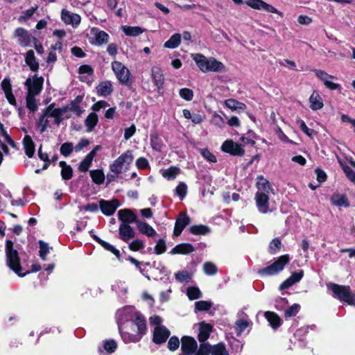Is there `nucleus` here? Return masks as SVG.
<instances>
[{"mask_svg": "<svg viewBox=\"0 0 355 355\" xmlns=\"http://www.w3.org/2000/svg\"><path fill=\"white\" fill-rule=\"evenodd\" d=\"M132 323L137 328V334L143 336L146 334V321L141 314L136 313L135 314V318L132 320Z\"/></svg>", "mask_w": 355, "mask_h": 355, "instance_id": "22", "label": "nucleus"}, {"mask_svg": "<svg viewBox=\"0 0 355 355\" xmlns=\"http://www.w3.org/2000/svg\"><path fill=\"white\" fill-rule=\"evenodd\" d=\"M331 202L337 207L347 208L350 206L347 198L344 194L334 193L331 197Z\"/></svg>", "mask_w": 355, "mask_h": 355, "instance_id": "25", "label": "nucleus"}, {"mask_svg": "<svg viewBox=\"0 0 355 355\" xmlns=\"http://www.w3.org/2000/svg\"><path fill=\"white\" fill-rule=\"evenodd\" d=\"M289 261V254L281 255L270 266L259 269L257 273L261 277L275 275L282 271Z\"/></svg>", "mask_w": 355, "mask_h": 355, "instance_id": "3", "label": "nucleus"}, {"mask_svg": "<svg viewBox=\"0 0 355 355\" xmlns=\"http://www.w3.org/2000/svg\"><path fill=\"white\" fill-rule=\"evenodd\" d=\"M60 173L62 180H69L73 177V168L70 165L65 168L63 167V168L61 169Z\"/></svg>", "mask_w": 355, "mask_h": 355, "instance_id": "63", "label": "nucleus"}, {"mask_svg": "<svg viewBox=\"0 0 355 355\" xmlns=\"http://www.w3.org/2000/svg\"><path fill=\"white\" fill-rule=\"evenodd\" d=\"M283 247L282 241L279 237L274 238L269 243L268 252L270 254H275Z\"/></svg>", "mask_w": 355, "mask_h": 355, "instance_id": "40", "label": "nucleus"}, {"mask_svg": "<svg viewBox=\"0 0 355 355\" xmlns=\"http://www.w3.org/2000/svg\"><path fill=\"white\" fill-rule=\"evenodd\" d=\"M181 42V35L179 33H175L171 36L168 40L164 43V47L168 49H175L178 47Z\"/></svg>", "mask_w": 355, "mask_h": 355, "instance_id": "43", "label": "nucleus"}, {"mask_svg": "<svg viewBox=\"0 0 355 355\" xmlns=\"http://www.w3.org/2000/svg\"><path fill=\"white\" fill-rule=\"evenodd\" d=\"M301 306L299 304H293L284 311L286 318L295 316L300 311Z\"/></svg>", "mask_w": 355, "mask_h": 355, "instance_id": "47", "label": "nucleus"}, {"mask_svg": "<svg viewBox=\"0 0 355 355\" xmlns=\"http://www.w3.org/2000/svg\"><path fill=\"white\" fill-rule=\"evenodd\" d=\"M191 218L187 213H180L176 218L175 226L173 229V236H179L184 229L189 225Z\"/></svg>", "mask_w": 355, "mask_h": 355, "instance_id": "10", "label": "nucleus"}, {"mask_svg": "<svg viewBox=\"0 0 355 355\" xmlns=\"http://www.w3.org/2000/svg\"><path fill=\"white\" fill-rule=\"evenodd\" d=\"M96 93L100 96L107 97L113 92V87L110 81H102L96 87Z\"/></svg>", "mask_w": 355, "mask_h": 355, "instance_id": "23", "label": "nucleus"}, {"mask_svg": "<svg viewBox=\"0 0 355 355\" xmlns=\"http://www.w3.org/2000/svg\"><path fill=\"white\" fill-rule=\"evenodd\" d=\"M170 336L171 331L166 327H155L152 341L156 345H162L166 342Z\"/></svg>", "mask_w": 355, "mask_h": 355, "instance_id": "9", "label": "nucleus"}, {"mask_svg": "<svg viewBox=\"0 0 355 355\" xmlns=\"http://www.w3.org/2000/svg\"><path fill=\"white\" fill-rule=\"evenodd\" d=\"M139 231L148 237H153L156 235V231L147 223L139 220L137 224Z\"/></svg>", "mask_w": 355, "mask_h": 355, "instance_id": "28", "label": "nucleus"}, {"mask_svg": "<svg viewBox=\"0 0 355 355\" xmlns=\"http://www.w3.org/2000/svg\"><path fill=\"white\" fill-rule=\"evenodd\" d=\"M92 160L89 157H85V158L80 162L78 166V171L80 172H87L89 168L92 165Z\"/></svg>", "mask_w": 355, "mask_h": 355, "instance_id": "60", "label": "nucleus"}, {"mask_svg": "<svg viewBox=\"0 0 355 355\" xmlns=\"http://www.w3.org/2000/svg\"><path fill=\"white\" fill-rule=\"evenodd\" d=\"M180 96L187 101H190L193 98V92L189 88H182L179 91Z\"/></svg>", "mask_w": 355, "mask_h": 355, "instance_id": "59", "label": "nucleus"}, {"mask_svg": "<svg viewBox=\"0 0 355 355\" xmlns=\"http://www.w3.org/2000/svg\"><path fill=\"white\" fill-rule=\"evenodd\" d=\"M175 193L180 200L184 199L187 193V185L184 182H180L175 188Z\"/></svg>", "mask_w": 355, "mask_h": 355, "instance_id": "53", "label": "nucleus"}, {"mask_svg": "<svg viewBox=\"0 0 355 355\" xmlns=\"http://www.w3.org/2000/svg\"><path fill=\"white\" fill-rule=\"evenodd\" d=\"M119 206V201L117 199L112 200H105L101 199L99 200V207L102 213L105 216L113 215Z\"/></svg>", "mask_w": 355, "mask_h": 355, "instance_id": "13", "label": "nucleus"}, {"mask_svg": "<svg viewBox=\"0 0 355 355\" xmlns=\"http://www.w3.org/2000/svg\"><path fill=\"white\" fill-rule=\"evenodd\" d=\"M83 100V96L78 95L69 104V107H70V111L75 113L78 116H80L83 112V110H82V108L80 106V104L82 103Z\"/></svg>", "mask_w": 355, "mask_h": 355, "instance_id": "32", "label": "nucleus"}, {"mask_svg": "<svg viewBox=\"0 0 355 355\" xmlns=\"http://www.w3.org/2000/svg\"><path fill=\"white\" fill-rule=\"evenodd\" d=\"M187 295L190 300H194L200 298L202 293L198 287L189 286L187 289Z\"/></svg>", "mask_w": 355, "mask_h": 355, "instance_id": "46", "label": "nucleus"}, {"mask_svg": "<svg viewBox=\"0 0 355 355\" xmlns=\"http://www.w3.org/2000/svg\"><path fill=\"white\" fill-rule=\"evenodd\" d=\"M211 349V344L208 342L200 343L198 349L193 354L194 355H209Z\"/></svg>", "mask_w": 355, "mask_h": 355, "instance_id": "48", "label": "nucleus"}, {"mask_svg": "<svg viewBox=\"0 0 355 355\" xmlns=\"http://www.w3.org/2000/svg\"><path fill=\"white\" fill-rule=\"evenodd\" d=\"M327 289L332 292V297L348 305H355V293L349 286L340 285L330 282L327 285Z\"/></svg>", "mask_w": 355, "mask_h": 355, "instance_id": "2", "label": "nucleus"}, {"mask_svg": "<svg viewBox=\"0 0 355 355\" xmlns=\"http://www.w3.org/2000/svg\"><path fill=\"white\" fill-rule=\"evenodd\" d=\"M112 69L115 73L119 82L130 88L132 81L130 79L131 75L129 69L119 61L112 62Z\"/></svg>", "mask_w": 355, "mask_h": 355, "instance_id": "5", "label": "nucleus"}, {"mask_svg": "<svg viewBox=\"0 0 355 355\" xmlns=\"http://www.w3.org/2000/svg\"><path fill=\"white\" fill-rule=\"evenodd\" d=\"M103 348L108 354H112L116 351L117 344L114 340H107L103 343Z\"/></svg>", "mask_w": 355, "mask_h": 355, "instance_id": "55", "label": "nucleus"}, {"mask_svg": "<svg viewBox=\"0 0 355 355\" xmlns=\"http://www.w3.org/2000/svg\"><path fill=\"white\" fill-rule=\"evenodd\" d=\"M225 105L232 111L241 112L244 111L246 109V105L245 103L234 98H229L225 100Z\"/></svg>", "mask_w": 355, "mask_h": 355, "instance_id": "29", "label": "nucleus"}, {"mask_svg": "<svg viewBox=\"0 0 355 355\" xmlns=\"http://www.w3.org/2000/svg\"><path fill=\"white\" fill-rule=\"evenodd\" d=\"M211 306V302L200 300L195 303V309L198 311H206L209 310Z\"/></svg>", "mask_w": 355, "mask_h": 355, "instance_id": "52", "label": "nucleus"}, {"mask_svg": "<svg viewBox=\"0 0 355 355\" xmlns=\"http://www.w3.org/2000/svg\"><path fill=\"white\" fill-rule=\"evenodd\" d=\"M310 107L313 110H318L323 107V102L320 96L315 92L309 97Z\"/></svg>", "mask_w": 355, "mask_h": 355, "instance_id": "34", "label": "nucleus"}, {"mask_svg": "<svg viewBox=\"0 0 355 355\" xmlns=\"http://www.w3.org/2000/svg\"><path fill=\"white\" fill-rule=\"evenodd\" d=\"M61 19L67 24H79L80 21V17L78 15H73L65 9L61 12Z\"/></svg>", "mask_w": 355, "mask_h": 355, "instance_id": "27", "label": "nucleus"}, {"mask_svg": "<svg viewBox=\"0 0 355 355\" xmlns=\"http://www.w3.org/2000/svg\"><path fill=\"white\" fill-rule=\"evenodd\" d=\"M193 58L200 71L204 73L207 72L209 59L208 60L201 53L194 55Z\"/></svg>", "mask_w": 355, "mask_h": 355, "instance_id": "30", "label": "nucleus"}, {"mask_svg": "<svg viewBox=\"0 0 355 355\" xmlns=\"http://www.w3.org/2000/svg\"><path fill=\"white\" fill-rule=\"evenodd\" d=\"M220 148L223 152L232 156H243L245 154V150L242 148V146L232 139L225 140Z\"/></svg>", "mask_w": 355, "mask_h": 355, "instance_id": "7", "label": "nucleus"}, {"mask_svg": "<svg viewBox=\"0 0 355 355\" xmlns=\"http://www.w3.org/2000/svg\"><path fill=\"white\" fill-rule=\"evenodd\" d=\"M135 164L138 169L144 171L148 169L150 167L148 159L143 157H139L136 160Z\"/></svg>", "mask_w": 355, "mask_h": 355, "instance_id": "64", "label": "nucleus"}, {"mask_svg": "<svg viewBox=\"0 0 355 355\" xmlns=\"http://www.w3.org/2000/svg\"><path fill=\"white\" fill-rule=\"evenodd\" d=\"M135 232L128 224H120L119 227V238L123 241L128 243L130 239L135 238Z\"/></svg>", "mask_w": 355, "mask_h": 355, "instance_id": "17", "label": "nucleus"}, {"mask_svg": "<svg viewBox=\"0 0 355 355\" xmlns=\"http://www.w3.org/2000/svg\"><path fill=\"white\" fill-rule=\"evenodd\" d=\"M151 77L158 93H161L164 84V76L162 69L154 66L151 69Z\"/></svg>", "mask_w": 355, "mask_h": 355, "instance_id": "15", "label": "nucleus"}, {"mask_svg": "<svg viewBox=\"0 0 355 355\" xmlns=\"http://www.w3.org/2000/svg\"><path fill=\"white\" fill-rule=\"evenodd\" d=\"M121 28L126 35L131 37H137L144 32L139 26H122Z\"/></svg>", "mask_w": 355, "mask_h": 355, "instance_id": "39", "label": "nucleus"}, {"mask_svg": "<svg viewBox=\"0 0 355 355\" xmlns=\"http://www.w3.org/2000/svg\"><path fill=\"white\" fill-rule=\"evenodd\" d=\"M73 150V145L71 142L63 143L60 148V151L62 155L64 157L69 156Z\"/></svg>", "mask_w": 355, "mask_h": 355, "instance_id": "49", "label": "nucleus"}, {"mask_svg": "<svg viewBox=\"0 0 355 355\" xmlns=\"http://www.w3.org/2000/svg\"><path fill=\"white\" fill-rule=\"evenodd\" d=\"M119 220L121 222V224H131L135 223L136 225L139 220L135 212L130 209H123L118 211Z\"/></svg>", "mask_w": 355, "mask_h": 355, "instance_id": "14", "label": "nucleus"}, {"mask_svg": "<svg viewBox=\"0 0 355 355\" xmlns=\"http://www.w3.org/2000/svg\"><path fill=\"white\" fill-rule=\"evenodd\" d=\"M189 232L193 235H206L210 233V228L205 225H193L189 228Z\"/></svg>", "mask_w": 355, "mask_h": 355, "instance_id": "35", "label": "nucleus"}, {"mask_svg": "<svg viewBox=\"0 0 355 355\" xmlns=\"http://www.w3.org/2000/svg\"><path fill=\"white\" fill-rule=\"evenodd\" d=\"M150 145L153 150L160 152L162 148V139L159 137L157 134H153L150 135Z\"/></svg>", "mask_w": 355, "mask_h": 355, "instance_id": "45", "label": "nucleus"}, {"mask_svg": "<svg viewBox=\"0 0 355 355\" xmlns=\"http://www.w3.org/2000/svg\"><path fill=\"white\" fill-rule=\"evenodd\" d=\"M23 145L25 150V154L31 158L34 156L35 151V145L30 135H25L23 139Z\"/></svg>", "mask_w": 355, "mask_h": 355, "instance_id": "24", "label": "nucleus"}, {"mask_svg": "<svg viewBox=\"0 0 355 355\" xmlns=\"http://www.w3.org/2000/svg\"><path fill=\"white\" fill-rule=\"evenodd\" d=\"M175 279L180 282H188L191 279V276L188 271L182 270L175 274Z\"/></svg>", "mask_w": 355, "mask_h": 355, "instance_id": "62", "label": "nucleus"}, {"mask_svg": "<svg viewBox=\"0 0 355 355\" xmlns=\"http://www.w3.org/2000/svg\"><path fill=\"white\" fill-rule=\"evenodd\" d=\"M168 338L167 347L170 351L174 352L180 347V340L176 336H172Z\"/></svg>", "mask_w": 355, "mask_h": 355, "instance_id": "54", "label": "nucleus"}, {"mask_svg": "<svg viewBox=\"0 0 355 355\" xmlns=\"http://www.w3.org/2000/svg\"><path fill=\"white\" fill-rule=\"evenodd\" d=\"M44 78L40 76L37 77V75H34L33 79L31 78L26 79L24 85L28 88L27 94L37 96L38 95L43 88Z\"/></svg>", "mask_w": 355, "mask_h": 355, "instance_id": "6", "label": "nucleus"}, {"mask_svg": "<svg viewBox=\"0 0 355 355\" xmlns=\"http://www.w3.org/2000/svg\"><path fill=\"white\" fill-rule=\"evenodd\" d=\"M144 247V243L139 239H135L128 245L129 250L133 252L143 250Z\"/></svg>", "mask_w": 355, "mask_h": 355, "instance_id": "57", "label": "nucleus"}, {"mask_svg": "<svg viewBox=\"0 0 355 355\" xmlns=\"http://www.w3.org/2000/svg\"><path fill=\"white\" fill-rule=\"evenodd\" d=\"M207 69V72H222L225 71V67L221 62L216 60L214 58H211L209 61V65Z\"/></svg>", "mask_w": 355, "mask_h": 355, "instance_id": "36", "label": "nucleus"}, {"mask_svg": "<svg viewBox=\"0 0 355 355\" xmlns=\"http://www.w3.org/2000/svg\"><path fill=\"white\" fill-rule=\"evenodd\" d=\"M92 182L96 184H101L105 181V174L102 169H94L89 171Z\"/></svg>", "mask_w": 355, "mask_h": 355, "instance_id": "37", "label": "nucleus"}, {"mask_svg": "<svg viewBox=\"0 0 355 355\" xmlns=\"http://www.w3.org/2000/svg\"><path fill=\"white\" fill-rule=\"evenodd\" d=\"M181 343L182 354L193 355L198 349L197 341L192 336H183L181 338Z\"/></svg>", "mask_w": 355, "mask_h": 355, "instance_id": "8", "label": "nucleus"}, {"mask_svg": "<svg viewBox=\"0 0 355 355\" xmlns=\"http://www.w3.org/2000/svg\"><path fill=\"white\" fill-rule=\"evenodd\" d=\"M265 317L271 327L274 329L279 328L283 322L282 318L276 313L272 311L265 312Z\"/></svg>", "mask_w": 355, "mask_h": 355, "instance_id": "26", "label": "nucleus"}, {"mask_svg": "<svg viewBox=\"0 0 355 355\" xmlns=\"http://www.w3.org/2000/svg\"><path fill=\"white\" fill-rule=\"evenodd\" d=\"M98 122V117L96 112H91L85 120V124L87 127V132H90L94 130Z\"/></svg>", "mask_w": 355, "mask_h": 355, "instance_id": "33", "label": "nucleus"}, {"mask_svg": "<svg viewBox=\"0 0 355 355\" xmlns=\"http://www.w3.org/2000/svg\"><path fill=\"white\" fill-rule=\"evenodd\" d=\"M254 199L256 206L260 213L267 214L272 211L269 208V194L256 193Z\"/></svg>", "mask_w": 355, "mask_h": 355, "instance_id": "12", "label": "nucleus"}, {"mask_svg": "<svg viewBox=\"0 0 355 355\" xmlns=\"http://www.w3.org/2000/svg\"><path fill=\"white\" fill-rule=\"evenodd\" d=\"M200 153L208 162L211 163H216L217 162L216 157L208 148L200 149Z\"/></svg>", "mask_w": 355, "mask_h": 355, "instance_id": "58", "label": "nucleus"}, {"mask_svg": "<svg viewBox=\"0 0 355 355\" xmlns=\"http://www.w3.org/2000/svg\"><path fill=\"white\" fill-rule=\"evenodd\" d=\"M181 170L179 167L171 166L164 170L162 173V176L168 180H174L180 173Z\"/></svg>", "mask_w": 355, "mask_h": 355, "instance_id": "38", "label": "nucleus"}, {"mask_svg": "<svg viewBox=\"0 0 355 355\" xmlns=\"http://www.w3.org/2000/svg\"><path fill=\"white\" fill-rule=\"evenodd\" d=\"M91 33L94 35V42H90L92 44L101 46L108 42L110 36L105 31L98 28H92Z\"/></svg>", "mask_w": 355, "mask_h": 355, "instance_id": "19", "label": "nucleus"}, {"mask_svg": "<svg viewBox=\"0 0 355 355\" xmlns=\"http://www.w3.org/2000/svg\"><path fill=\"white\" fill-rule=\"evenodd\" d=\"M203 271L207 275H214L218 272V268L214 263L207 261L203 264Z\"/></svg>", "mask_w": 355, "mask_h": 355, "instance_id": "50", "label": "nucleus"}, {"mask_svg": "<svg viewBox=\"0 0 355 355\" xmlns=\"http://www.w3.org/2000/svg\"><path fill=\"white\" fill-rule=\"evenodd\" d=\"M39 256L42 261H45L46 255L49 253V250L53 249V247H49V244L42 240L39 241Z\"/></svg>", "mask_w": 355, "mask_h": 355, "instance_id": "44", "label": "nucleus"}, {"mask_svg": "<svg viewBox=\"0 0 355 355\" xmlns=\"http://www.w3.org/2000/svg\"><path fill=\"white\" fill-rule=\"evenodd\" d=\"M35 96L29 94L26 96V107L31 112L36 111L38 107Z\"/></svg>", "mask_w": 355, "mask_h": 355, "instance_id": "51", "label": "nucleus"}, {"mask_svg": "<svg viewBox=\"0 0 355 355\" xmlns=\"http://www.w3.org/2000/svg\"><path fill=\"white\" fill-rule=\"evenodd\" d=\"M257 187L258 189L257 193H263L269 194L270 192L272 193L273 191V189L270 182L268 180L263 178V176H261L260 181L257 182Z\"/></svg>", "mask_w": 355, "mask_h": 355, "instance_id": "31", "label": "nucleus"}, {"mask_svg": "<svg viewBox=\"0 0 355 355\" xmlns=\"http://www.w3.org/2000/svg\"><path fill=\"white\" fill-rule=\"evenodd\" d=\"M166 250V242L164 241V239H159L157 241V243L155 245V246L154 247V252L156 254H162L163 253H164Z\"/></svg>", "mask_w": 355, "mask_h": 355, "instance_id": "56", "label": "nucleus"}, {"mask_svg": "<svg viewBox=\"0 0 355 355\" xmlns=\"http://www.w3.org/2000/svg\"><path fill=\"white\" fill-rule=\"evenodd\" d=\"M213 331V326L205 321L199 323V332L198 334V340L200 343H207L206 340L209 338Z\"/></svg>", "mask_w": 355, "mask_h": 355, "instance_id": "18", "label": "nucleus"}, {"mask_svg": "<svg viewBox=\"0 0 355 355\" xmlns=\"http://www.w3.org/2000/svg\"><path fill=\"white\" fill-rule=\"evenodd\" d=\"M120 334H121V336L123 340L125 343H137V342L140 341V340L142 338L141 335H139L137 334H130L129 332H123V331H120Z\"/></svg>", "mask_w": 355, "mask_h": 355, "instance_id": "42", "label": "nucleus"}, {"mask_svg": "<svg viewBox=\"0 0 355 355\" xmlns=\"http://www.w3.org/2000/svg\"><path fill=\"white\" fill-rule=\"evenodd\" d=\"M265 1L263 0H247L245 3L256 10H263Z\"/></svg>", "mask_w": 355, "mask_h": 355, "instance_id": "61", "label": "nucleus"}, {"mask_svg": "<svg viewBox=\"0 0 355 355\" xmlns=\"http://www.w3.org/2000/svg\"><path fill=\"white\" fill-rule=\"evenodd\" d=\"M195 251L193 245L189 243H182L176 245L169 252L171 254H189Z\"/></svg>", "mask_w": 355, "mask_h": 355, "instance_id": "20", "label": "nucleus"}, {"mask_svg": "<svg viewBox=\"0 0 355 355\" xmlns=\"http://www.w3.org/2000/svg\"><path fill=\"white\" fill-rule=\"evenodd\" d=\"M25 62L29 67L30 70L33 72H37L40 68V64L35 55L33 50H28L25 55Z\"/></svg>", "mask_w": 355, "mask_h": 355, "instance_id": "21", "label": "nucleus"}, {"mask_svg": "<svg viewBox=\"0 0 355 355\" xmlns=\"http://www.w3.org/2000/svg\"><path fill=\"white\" fill-rule=\"evenodd\" d=\"M133 155L131 150H127L117 157L110 166V171L116 175H119L123 172V166H125L124 171L129 169L130 166L133 162Z\"/></svg>", "mask_w": 355, "mask_h": 355, "instance_id": "4", "label": "nucleus"}, {"mask_svg": "<svg viewBox=\"0 0 355 355\" xmlns=\"http://www.w3.org/2000/svg\"><path fill=\"white\" fill-rule=\"evenodd\" d=\"M210 352L211 355H230L223 343L211 345Z\"/></svg>", "mask_w": 355, "mask_h": 355, "instance_id": "41", "label": "nucleus"}, {"mask_svg": "<svg viewBox=\"0 0 355 355\" xmlns=\"http://www.w3.org/2000/svg\"><path fill=\"white\" fill-rule=\"evenodd\" d=\"M313 71L315 72V76L323 82L327 88L331 90L340 89L341 88V85L340 84L334 83L329 80V79L334 78V76L328 74L327 72L321 69H313Z\"/></svg>", "mask_w": 355, "mask_h": 355, "instance_id": "11", "label": "nucleus"}, {"mask_svg": "<svg viewBox=\"0 0 355 355\" xmlns=\"http://www.w3.org/2000/svg\"><path fill=\"white\" fill-rule=\"evenodd\" d=\"M6 255L8 266L19 277H24L30 273V271L23 272L20 258L17 250L14 249V243L11 240L6 241Z\"/></svg>", "mask_w": 355, "mask_h": 355, "instance_id": "1", "label": "nucleus"}, {"mask_svg": "<svg viewBox=\"0 0 355 355\" xmlns=\"http://www.w3.org/2000/svg\"><path fill=\"white\" fill-rule=\"evenodd\" d=\"M15 36L19 38V44L23 47L31 45L33 35L25 28L19 27L15 31Z\"/></svg>", "mask_w": 355, "mask_h": 355, "instance_id": "16", "label": "nucleus"}]
</instances>
